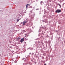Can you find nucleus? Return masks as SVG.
Segmentation results:
<instances>
[{
  "mask_svg": "<svg viewBox=\"0 0 65 65\" xmlns=\"http://www.w3.org/2000/svg\"><path fill=\"white\" fill-rule=\"evenodd\" d=\"M61 12V10L59 9H57L56 11V13H59V12Z\"/></svg>",
  "mask_w": 65,
  "mask_h": 65,
  "instance_id": "f257e3e1",
  "label": "nucleus"
},
{
  "mask_svg": "<svg viewBox=\"0 0 65 65\" xmlns=\"http://www.w3.org/2000/svg\"><path fill=\"white\" fill-rule=\"evenodd\" d=\"M24 41V39H22L20 41V42H23V41Z\"/></svg>",
  "mask_w": 65,
  "mask_h": 65,
  "instance_id": "f03ea898",
  "label": "nucleus"
},
{
  "mask_svg": "<svg viewBox=\"0 0 65 65\" xmlns=\"http://www.w3.org/2000/svg\"><path fill=\"white\" fill-rule=\"evenodd\" d=\"M25 23H26V22H25V21L23 23V25H25Z\"/></svg>",
  "mask_w": 65,
  "mask_h": 65,
  "instance_id": "7ed1b4c3",
  "label": "nucleus"
},
{
  "mask_svg": "<svg viewBox=\"0 0 65 65\" xmlns=\"http://www.w3.org/2000/svg\"><path fill=\"white\" fill-rule=\"evenodd\" d=\"M28 5H29V6H30V5H29V4H27L26 5V8H27V7H28Z\"/></svg>",
  "mask_w": 65,
  "mask_h": 65,
  "instance_id": "20e7f679",
  "label": "nucleus"
},
{
  "mask_svg": "<svg viewBox=\"0 0 65 65\" xmlns=\"http://www.w3.org/2000/svg\"><path fill=\"white\" fill-rule=\"evenodd\" d=\"M58 5H59V6H60V8H61V5H60V4H58Z\"/></svg>",
  "mask_w": 65,
  "mask_h": 65,
  "instance_id": "39448f33",
  "label": "nucleus"
},
{
  "mask_svg": "<svg viewBox=\"0 0 65 65\" xmlns=\"http://www.w3.org/2000/svg\"><path fill=\"white\" fill-rule=\"evenodd\" d=\"M17 22H19V19H17Z\"/></svg>",
  "mask_w": 65,
  "mask_h": 65,
  "instance_id": "423d86ee",
  "label": "nucleus"
},
{
  "mask_svg": "<svg viewBox=\"0 0 65 65\" xmlns=\"http://www.w3.org/2000/svg\"><path fill=\"white\" fill-rule=\"evenodd\" d=\"M24 59H25V58H23L22 59L23 60Z\"/></svg>",
  "mask_w": 65,
  "mask_h": 65,
  "instance_id": "0eeeda50",
  "label": "nucleus"
},
{
  "mask_svg": "<svg viewBox=\"0 0 65 65\" xmlns=\"http://www.w3.org/2000/svg\"><path fill=\"white\" fill-rule=\"evenodd\" d=\"M25 37H26V34H25Z\"/></svg>",
  "mask_w": 65,
  "mask_h": 65,
  "instance_id": "6e6552de",
  "label": "nucleus"
},
{
  "mask_svg": "<svg viewBox=\"0 0 65 65\" xmlns=\"http://www.w3.org/2000/svg\"><path fill=\"white\" fill-rule=\"evenodd\" d=\"M44 65H46V64H44Z\"/></svg>",
  "mask_w": 65,
  "mask_h": 65,
  "instance_id": "1a4fd4ad",
  "label": "nucleus"
},
{
  "mask_svg": "<svg viewBox=\"0 0 65 65\" xmlns=\"http://www.w3.org/2000/svg\"><path fill=\"white\" fill-rule=\"evenodd\" d=\"M27 19H28V18H27L26 20H27Z\"/></svg>",
  "mask_w": 65,
  "mask_h": 65,
  "instance_id": "9d476101",
  "label": "nucleus"
}]
</instances>
